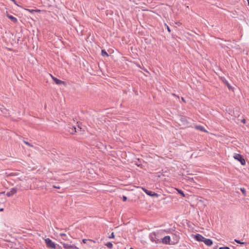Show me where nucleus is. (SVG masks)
Returning <instances> with one entry per match:
<instances>
[{
    "mask_svg": "<svg viewBox=\"0 0 249 249\" xmlns=\"http://www.w3.org/2000/svg\"><path fill=\"white\" fill-rule=\"evenodd\" d=\"M45 243L47 246L51 249H55L56 246L55 243L53 242L50 238L45 239Z\"/></svg>",
    "mask_w": 249,
    "mask_h": 249,
    "instance_id": "nucleus-1",
    "label": "nucleus"
},
{
    "mask_svg": "<svg viewBox=\"0 0 249 249\" xmlns=\"http://www.w3.org/2000/svg\"><path fill=\"white\" fill-rule=\"evenodd\" d=\"M142 189L144 191V192H145L147 195L149 196L156 197H158L159 196V195L154 192L149 191L143 187H142Z\"/></svg>",
    "mask_w": 249,
    "mask_h": 249,
    "instance_id": "nucleus-2",
    "label": "nucleus"
},
{
    "mask_svg": "<svg viewBox=\"0 0 249 249\" xmlns=\"http://www.w3.org/2000/svg\"><path fill=\"white\" fill-rule=\"evenodd\" d=\"M149 237H150V240L153 243H159V240L157 238L156 235L155 233L153 232V233H150L149 235Z\"/></svg>",
    "mask_w": 249,
    "mask_h": 249,
    "instance_id": "nucleus-3",
    "label": "nucleus"
},
{
    "mask_svg": "<svg viewBox=\"0 0 249 249\" xmlns=\"http://www.w3.org/2000/svg\"><path fill=\"white\" fill-rule=\"evenodd\" d=\"M61 244H62L64 248H65V249H79L78 247H77L76 246H75L74 245H69V244H65L64 243H62L61 242Z\"/></svg>",
    "mask_w": 249,
    "mask_h": 249,
    "instance_id": "nucleus-4",
    "label": "nucleus"
},
{
    "mask_svg": "<svg viewBox=\"0 0 249 249\" xmlns=\"http://www.w3.org/2000/svg\"><path fill=\"white\" fill-rule=\"evenodd\" d=\"M52 78L53 79V81H54V82L57 84V85H61V84H64V82L54 77V76H53V75H52V74H50Z\"/></svg>",
    "mask_w": 249,
    "mask_h": 249,
    "instance_id": "nucleus-5",
    "label": "nucleus"
},
{
    "mask_svg": "<svg viewBox=\"0 0 249 249\" xmlns=\"http://www.w3.org/2000/svg\"><path fill=\"white\" fill-rule=\"evenodd\" d=\"M234 159L240 161L241 164L243 165H245L246 161L243 158V157H233Z\"/></svg>",
    "mask_w": 249,
    "mask_h": 249,
    "instance_id": "nucleus-6",
    "label": "nucleus"
},
{
    "mask_svg": "<svg viewBox=\"0 0 249 249\" xmlns=\"http://www.w3.org/2000/svg\"><path fill=\"white\" fill-rule=\"evenodd\" d=\"M195 128L198 130H199V131H201L202 132H204L206 133H208V131L207 130H206L205 129V128L201 125H195Z\"/></svg>",
    "mask_w": 249,
    "mask_h": 249,
    "instance_id": "nucleus-7",
    "label": "nucleus"
},
{
    "mask_svg": "<svg viewBox=\"0 0 249 249\" xmlns=\"http://www.w3.org/2000/svg\"><path fill=\"white\" fill-rule=\"evenodd\" d=\"M195 238L197 241L203 242L205 237H204L201 234H196V235H195Z\"/></svg>",
    "mask_w": 249,
    "mask_h": 249,
    "instance_id": "nucleus-8",
    "label": "nucleus"
},
{
    "mask_svg": "<svg viewBox=\"0 0 249 249\" xmlns=\"http://www.w3.org/2000/svg\"><path fill=\"white\" fill-rule=\"evenodd\" d=\"M203 242L208 246H211L213 244V241L210 239L204 238Z\"/></svg>",
    "mask_w": 249,
    "mask_h": 249,
    "instance_id": "nucleus-9",
    "label": "nucleus"
},
{
    "mask_svg": "<svg viewBox=\"0 0 249 249\" xmlns=\"http://www.w3.org/2000/svg\"><path fill=\"white\" fill-rule=\"evenodd\" d=\"M170 237L169 236H166L162 239V242L164 244H170Z\"/></svg>",
    "mask_w": 249,
    "mask_h": 249,
    "instance_id": "nucleus-10",
    "label": "nucleus"
},
{
    "mask_svg": "<svg viewBox=\"0 0 249 249\" xmlns=\"http://www.w3.org/2000/svg\"><path fill=\"white\" fill-rule=\"evenodd\" d=\"M16 193V189L15 188H12V190L6 193V195L8 196H10L13 195Z\"/></svg>",
    "mask_w": 249,
    "mask_h": 249,
    "instance_id": "nucleus-11",
    "label": "nucleus"
},
{
    "mask_svg": "<svg viewBox=\"0 0 249 249\" xmlns=\"http://www.w3.org/2000/svg\"><path fill=\"white\" fill-rule=\"evenodd\" d=\"M6 16L9 19H11L14 22H16V18L14 16L9 15L7 12H6Z\"/></svg>",
    "mask_w": 249,
    "mask_h": 249,
    "instance_id": "nucleus-12",
    "label": "nucleus"
},
{
    "mask_svg": "<svg viewBox=\"0 0 249 249\" xmlns=\"http://www.w3.org/2000/svg\"><path fill=\"white\" fill-rule=\"evenodd\" d=\"M106 246L109 249H112V247H113V244L109 242H107L106 244Z\"/></svg>",
    "mask_w": 249,
    "mask_h": 249,
    "instance_id": "nucleus-13",
    "label": "nucleus"
},
{
    "mask_svg": "<svg viewBox=\"0 0 249 249\" xmlns=\"http://www.w3.org/2000/svg\"><path fill=\"white\" fill-rule=\"evenodd\" d=\"M101 54L104 56H108V54H107V53L104 50H102Z\"/></svg>",
    "mask_w": 249,
    "mask_h": 249,
    "instance_id": "nucleus-14",
    "label": "nucleus"
},
{
    "mask_svg": "<svg viewBox=\"0 0 249 249\" xmlns=\"http://www.w3.org/2000/svg\"><path fill=\"white\" fill-rule=\"evenodd\" d=\"M177 190L178 192V194L181 195L182 196H185V195L182 190L178 189H177Z\"/></svg>",
    "mask_w": 249,
    "mask_h": 249,
    "instance_id": "nucleus-15",
    "label": "nucleus"
},
{
    "mask_svg": "<svg viewBox=\"0 0 249 249\" xmlns=\"http://www.w3.org/2000/svg\"><path fill=\"white\" fill-rule=\"evenodd\" d=\"M240 191L242 192V194L244 195V196H246V190L245 188H240Z\"/></svg>",
    "mask_w": 249,
    "mask_h": 249,
    "instance_id": "nucleus-16",
    "label": "nucleus"
},
{
    "mask_svg": "<svg viewBox=\"0 0 249 249\" xmlns=\"http://www.w3.org/2000/svg\"><path fill=\"white\" fill-rule=\"evenodd\" d=\"M23 142L26 144V145H27L28 146H30V147H33V145H32L31 143H30L29 142H26V141H23Z\"/></svg>",
    "mask_w": 249,
    "mask_h": 249,
    "instance_id": "nucleus-17",
    "label": "nucleus"
},
{
    "mask_svg": "<svg viewBox=\"0 0 249 249\" xmlns=\"http://www.w3.org/2000/svg\"><path fill=\"white\" fill-rule=\"evenodd\" d=\"M28 11H29L31 13H33V12H34L35 11H36V12H40V10H33V9H32V10L28 9Z\"/></svg>",
    "mask_w": 249,
    "mask_h": 249,
    "instance_id": "nucleus-18",
    "label": "nucleus"
},
{
    "mask_svg": "<svg viewBox=\"0 0 249 249\" xmlns=\"http://www.w3.org/2000/svg\"><path fill=\"white\" fill-rule=\"evenodd\" d=\"M234 241H235V242H236V243H239V244H244V242H240V241H239L237 239H235Z\"/></svg>",
    "mask_w": 249,
    "mask_h": 249,
    "instance_id": "nucleus-19",
    "label": "nucleus"
},
{
    "mask_svg": "<svg viewBox=\"0 0 249 249\" xmlns=\"http://www.w3.org/2000/svg\"><path fill=\"white\" fill-rule=\"evenodd\" d=\"M219 249H230V248L228 247H220Z\"/></svg>",
    "mask_w": 249,
    "mask_h": 249,
    "instance_id": "nucleus-20",
    "label": "nucleus"
},
{
    "mask_svg": "<svg viewBox=\"0 0 249 249\" xmlns=\"http://www.w3.org/2000/svg\"><path fill=\"white\" fill-rule=\"evenodd\" d=\"M114 237V233L113 232H112L110 236H109V238H113Z\"/></svg>",
    "mask_w": 249,
    "mask_h": 249,
    "instance_id": "nucleus-21",
    "label": "nucleus"
},
{
    "mask_svg": "<svg viewBox=\"0 0 249 249\" xmlns=\"http://www.w3.org/2000/svg\"><path fill=\"white\" fill-rule=\"evenodd\" d=\"M165 25L166 26L168 31L170 33L171 32V30H170L169 27L168 25H167L166 24H165Z\"/></svg>",
    "mask_w": 249,
    "mask_h": 249,
    "instance_id": "nucleus-22",
    "label": "nucleus"
},
{
    "mask_svg": "<svg viewBox=\"0 0 249 249\" xmlns=\"http://www.w3.org/2000/svg\"><path fill=\"white\" fill-rule=\"evenodd\" d=\"M126 200H127V197H126V196H123V200L124 201H126Z\"/></svg>",
    "mask_w": 249,
    "mask_h": 249,
    "instance_id": "nucleus-23",
    "label": "nucleus"
},
{
    "mask_svg": "<svg viewBox=\"0 0 249 249\" xmlns=\"http://www.w3.org/2000/svg\"><path fill=\"white\" fill-rule=\"evenodd\" d=\"M53 187L54 188H56V189H60V186H56V185H53Z\"/></svg>",
    "mask_w": 249,
    "mask_h": 249,
    "instance_id": "nucleus-24",
    "label": "nucleus"
},
{
    "mask_svg": "<svg viewBox=\"0 0 249 249\" xmlns=\"http://www.w3.org/2000/svg\"><path fill=\"white\" fill-rule=\"evenodd\" d=\"M60 235L61 236H66V234H65V233H61L60 234Z\"/></svg>",
    "mask_w": 249,
    "mask_h": 249,
    "instance_id": "nucleus-25",
    "label": "nucleus"
},
{
    "mask_svg": "<svg viewBox=\"0 0 249 249\" xmlns=\"http://www.w3.org/2000/svg\"><path fill=\"white\" fill-rule=\"evenodd\" d=\"M87 241V239H84L82 240V242L83 243H86Z\"/></svg>",
    "mask_w": 249,
    "mask_h": 249,
    "instance_id": "nucleus-26",
    "label": "nucleus"
},
{
    "mask_svg": "<svg viewBox=\"0 0 249 249\" xmlns=\"http://www.w3.org/2000/svg\"><path fill=\"white\" fill-rule=\"evenodd\" d=\"M181 100H182V101H183L184 102H185V100H184V98L182 97L181 98Z\"/></svg>",
    "mask_w": 249,
    "mask_h": 249,
    "instance_id": "nucleus-27",
    "label": "nucleus"
},
{
    "mask_svg": "<svg viewBox=\"0 0 249 249\" xmlns=\"http://www.w3.org/2000/svg\"><path fill=\"white\" fill-rule=\"evenodd\" d=\"M242 122H243V123H245V120L244 119V120H242Z\"/></svg>",
    "mask_w": 249,
    "mask_h": 249,
    "instance_id": "nucleus-28",
    "label": "nucleus"
},
{
    "mask_svg": "<svg viewBox=\"0 0 249 249\" xmlns=\"http://www.w3.org/2000/svg\"><path fill=\"white\" fill-rule=\"evenodd\" d=\"M73 128L74 129V132H76V130H75L76 128H75V127H73Z\"/></svg>",
    "mask_w": 249,
    "mask_h": 249,
    "instance_id": "nucleus-29",
    "label": "nucleus"
},
{
    "mask_svg": "<svg viewBox=\"0 0 249 249\" xmlns=\"http://www.w3.org/2000/svg\"><path fill=\"white\" fill-rule=\"evenodd\" d=\"M11 0L13 1L16 4V0Z\"/></svg>",
    "mask_w": 249,
    "mask_h": 249,
    "instance_id": "nucleus-30",
    "label": "nucleus"
},
{
    "mask_svg": "<svg viewBox=\"0 0 249 249\" xmlns=\"http://www.w3.org/2000/svg\"><path fill=\"white\" fill-rule=\"evenodd\" d=\"M3 211V209L2 208L0 209V211Z\"/></svg>",
    "mask_w": 249,
    "mask_h": 249,
    "instance_id": "nucleus-31",
    "label": "nucleus"
},
{
    "mask_svg": "<svg viewBox=\"0 0 249 249\" xmlns=\"http://www.w3.org/2000/svg\"><path fill=\"white\" fill-rule=\"evenodd\" d=\"M237 156H240L241 155L240 154H237Z\"/></svg>",
    "mask_w": 249,
    "mask_h": 249,
    "instance_id": "nucleus-32",
    "label": "nucleus"
},
{
    "mask_svg": "<svg viewBox=\"0 0 249 249\" xmlns=\"http://www.w3.org/2000/svg\"><path fill=\"white\" fill-rule=\"evenodd\" d=\"M5 117H8V115H5Z\"/></svg>",
    "mask_w": 249,
    "mask_h": 249,
    "instance_id": "nucleus-33",
    "label": "nucleus"
}]
</instances>
